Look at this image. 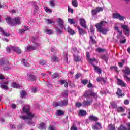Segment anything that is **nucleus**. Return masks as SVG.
Returning <instances> with one entry per match:
<instances>
[{"label":"nucleus","instance_id":"obj_1","mask_svg":"<svg viewBox=\"0 0 130 130\" xmlns=\"http://www.w3.org/2000/svg\"><path fill=\"white\" fill-rule=\"evenodd\" d=\"M31 40L32 43H34L35 46L28 45L25 47V51H31V50H35L38 46H40L41 45V43L39 40V38L38 36H35L32 37Z\"/></svg>","mask_w":130,"mask_h":130},{"label":"nucleus","instance_id":"obj_2","mask_svg":"<svg viewBox=\"0 0 130 130\" xmlns=\"http://www.w3.org/2000/svg\"><path fill=\"white\" fill-rule=\"evenodd\" d=\"M23 111L26 114L24 116H20V118L25 120L26 119H31L34 117V114L30 112V107L29 106H25L23 108Z\"/></svg>","mask_w":130,"mask_h":130},{"label":"nucleus","instance_id":"obj_3","mask_svg":"<svg viewBox=\"0 0 130 130\" xmlns=\"http://www.w3.org/2000/svg\"><path fill=\"white\" fill-rule=\"evenodd\" d=\"M57 24H58L57 26H55V30L57 34H61L63 29H66V26H64V21L61 18H58L56 19Z\"/></svg>","mask_w":130,"mask_h":130},{"label":"nucleus","instance_id":"obj_4","mask_svg":"<svg viewBox=\"0 0 130 130\" xmlns=\"http://www.w3.org/2000/svg\"><path fill=\"white\" fill-rule=\"evenodd\" d=\"M5 20L6 23H8L9 25H11V26H16L21 24V19H20V17H16L13 19H12V18L7 16L5 19Z\"/></svg>","mask_w":130,"mask_h":130},{"label":"nucleus","instance_id":"obj_5","mask_svg":"<svg viewBox=\"0 0 130 130\" xmlns=\"http://www.w3.org/2000/svg\"><path fill=\"white\" fill-rule=\"evenodd\" d=\"M114 30L117 31V33H118V34L117 35V38H119L120 43H125V42H126V40L125 39V37L122 35V31L119 30L118 26L116 25L115 26Z\"/></svg>","mask_w":130,"mask_h":130},{"label":"nucleus","instance_id":"obj_6","mask_svg":"<svg viewBox=\"0 0 130 130\" xmlns=\"http://www.w3.org/2000/svg\"><path fill=\"white\" fill-rule=\"evenodd\" d=\"M69 104V99H65L62 101L55 102L53 104L54 107H57V106H67Z\"/></svg>","mask_w":130,"mask_h":130},{"label":"nucleus","instance_id":"obj_7","mask_svg":"<svg viewBox=\"0 0 130 130\" xmlns=\"http://www.w3.org/2000/svg\"><path fill=\"white\" fill-rule=\"evenodd\" d=\"M6 49L8 52H10V51H11V50H13V51L16 52V53H18V54H20V53H21L22 52V51L21 50L20 48L18 47L9 46L6 48Z\"/></svg>","mask_w":130,"mask_h":130},{"label":"nucleus","instance_id":"obj_8","mask_svg":"<svg viewBox=\"0 0 130 130\" xmlns=\"http://www.w3.org/2000/svg\"><path fill=\"white\" fill-rule=\"evenodd\" d=\"M84 96L86 98H90V97L97 98V93H95L92 90H86L84 93Z\"/></svg>","mask_w":130,"mask_h":130},{"label":"nucleus","instance_id":"obj_9","mask_svg":"<svg viewBox=\"0 0 130 130\" xmlns=\"http://www.w3.org/2000/svg\"><path fill=\"white\" fill-rule=\"evenodd\" d=\"M121 28L123 29L124 35L126 36H129L130 33V28L128 27V26L121 24Z\"/></svg>","mask_w":130,"mask_h":130},{"label":"nucleus","instance_id":"obj_10","mask_svg":"<svg viewBox=\"0 0 130 130\" xmlns=\"http://www.w3.org/2000/svg\"><path fill=\"white\" fill-rule=\"evenodd\" d=\"M103 11V8L102 7H96L95 9L92 10L91 11V14L92 16H95L96 14L98 13H100V12H102Z\"/></svg>","mask_w":130,"mask_h":130},{"label":"nucleus","instance_id":"obj_11","mask_svg":"<svg viewBox=\"0 0 130 130\" xmlns=\"http://www.w3.org/2000/svg\"><path fill=\"white\" fill-rule=\"evenodd\" d=\"M112 18L113 19H118L120 21H123L124 20V17L120 15L119 13H113Z\"/></svg>","mask_w":130,"mask_h":130},{"label":"nucleus","instance_id":"obj_12","mask_svg":"<svg viewBox=\"0 0 130 130\" xmlns=\"http://www.w3.org/2000/svg\"><path fill=\"white\" fill-rule=\"evenodd\" d=\"M86 57L87 58V60L89 61L91 64H93V62H95V63H98V61H97V60H96V59L95 58L91 59L90 58V54L88 52H86Z\"/></svg>","mask_w":130,"mask_h":130},{"label":"nucleus","instance_id":"obj_13","mask_svg":"<svg viewBox=\"0 0 130 130\" xmlns=\"http://www.w3.org/2000/svg\"><path fill=\"white\" fill-rule=\"evenodd\" d=\"M9 84V81L8 80L6 81L3 83H0V87L2 89H4V90H8V84Z\"/></svg>","mask_w":130,"mask_h":130},{"label":"nucleus","instance_id":"obj_14","mask_svg":"<svg viewBox=\"0 0 130 130\" xmlns=\"http://www.w3.org/2000/svg\"><path fill=\"white\" fill-rule=\"evenodd\" d=\"M92 100H86L82 102V106L83 107H87V106H89L92 104Z\"/></svg>","mask_w":130,"mask_h":130},{"label":"nucleus","instance_id":"obj_15","mask_svg":"<svg viewBox=\"0 0 130 130\" xmlns=\"http://www.w3.org/2000/svg\"><path fill=\"white\" fill-rule=\"evenodd\" d=\"M106 23H107V22H106V21H102L100 23H97L95 25V27H96V29H98V30L100 31V30H101L102 29L103 24Z\"/></svg>","mask_w":130,"mask_h":130},{"label":"nucleus","instance_id":"obj_16","mask_svg":"<svg viewBox=\"0 0 130 130\" xmlns=\"http://www.w3.org/2000/svg\"><path fill=\"white\" fill-rule=\"evenodd\" d=\"M81 26L84 29H87V25L86 24V20L83 18H80L79 20Z\"/></svg>","mask_w":130,"mask_h":130},{"label":"nucleus","instance_id":"obj_17","mask_svg":"<svg viewBox=\"0 0 130 130\" xmlns=\"http://www.w3.org/2000/svg\"><path fill=\"white\" fill-rule=\"evenodd\" d=\"M122 72L125 75L124 76H128L130 75V68L128 67H124V69L122 70Z\"/></svg>","mask_w":130,"mask_h":130},{"label":"nucleus","instance_id":"obj_18","mask_svg":"<svg viewBox=\"0 0 130 130\" xmlns=\"http://www.w3.org/2000/svg\"><path fill=\"white\" fill-rule=\"evenodd\" d=\"M92 128L94 130H98L99 128H102V126L100 123L98 122L95 123V125H92Z\"/></svg>","mask_w":130,"mask_h":130},{"label":"nucleus","instance_id":"obj_19","mask_svg":"<svg viewBox=\"0 0 130 130\" xmlns=\"http://www.w3.org/2000/svg\"><path fill=\"white\" fill-rule=\"evenodd\" d=\"M117 83L118 85L121 86L122 87H126V84L123 82V81L117 78Z\"/></svg>","mask_w":130,"mask_h":130},{"label":"nucleus","instance_id":"obj_20","mask_svg":"<svg viewBox=\"0 0 130 130\" xmlns=\"http://www.w3.org/2000/svg\"><path fill=\"white\" fill-rule=\"evenodd\" d=\"M116 95H118V97H123L124 96V93H122V90L120 88H118L117 92H116Z\"/></svg>","mask_w":130,"mask_h":130},{"label":"nucleus","instance_id":"obj_21","mask_svg":"<svg viewBox=\"0 0 130 130\" xmlns=\"http://www.w3.org/2000/svg\"><path fill=\"white\" fill-rule=\"evenodd\" d=\"M10 62L3 58L0 59V66H5V64H10Z\"/></svg>","mask_w":130,"mask_h":130},{"label":"nucleus","instance_id":"obj_22","mask_svg":"<svg viewBox=\"0 0 130 130\" xmlns=\"http://www.w3.org/2000/svg\"><path fill=\"white\" fill-rule=\"evenodd\" d=\"M92 66H93L95 72H96V73H98V74H101L102 73V71H101V69L99 68V67H98V66H96V65L94 64V62H92V64H91Z\"/></svg>","mask_w":130,"mask_h":130},{"label":"nucleus","instance_id":"obj_23","mask_svg":"<svg viewBox=\"0 0 130 130\" xmlns=\"http://www.w3.org/2000/svg\"><path fill=\"white\" fill-rule=\"evenodd\" d=\"M52 62H58V57L55 55H53L51 57Z\"/></svg>","mask_w":130,"mask_h":130},{"label":"nucleus","instance_id":"obj_24","mask_svg":"<svg viewBox=\"0 0 130 130\" xmlns=\"http://www.w3.org/2000/svg\"><path fill=\"white\" fill-rule=\"evenodd\" d=\"M0 32L1 34H2V35L6 36V37H9V36H11V34L6 32V31L3 30V28H2L1 27H0Z\"/></svg>","mask_w":130,"mask_h":130},{"label":"nucleus","instance_id":"obj_25","mask_svg":"<svg viewBox=\"0 0 130 130\" xmlns=\"http://www.w3.org/2000/svg\"><path fill=\"white\" fill-rule=\"evenodd\" d=\"M74 59L75 61H76L77 62H79L82 60L81 57L78 55H74Z\"/></svg>","mask_w":130,"mask_h":130},{"label":"nucleus","instance_id":"obj_26","mask_svg":"<svg viewBox=\"0 0 130 130\" xmlns=\"http://www.w3.org/2000/svg\"><path fill=\"white\" fill-rule=\"evenodd\" d=\"M61 95L65 99H69V92L68 90L64 91L62 92Z\"/></svg>","mask_w":130,"mask_h":130},{"label":"nucleus","instance_id":"obj_27","mask_svg":"<svg viewBox=\"0 0 130 130\" xmlns=\"http://www.w3.org/2000/svg\"><path fill=\"white\" fill-rule=\"evenodd\" d=\"M90 43H91L92 44H96V40H95L94 35L90 36Z\"/></svg>","mask_w":130,"mask_h":130},{"label":"nucleus","instance_id":"obj_28","mask_svg":"<svg viewBox=\"0 0 130 130\" xmlns=\"http://www.w3.org/2000/svg\"><path fill=\"white\" fill-rule=\"evenodd\" d=\"M11 86L13 88H15L16 89H19V88H20V87H22V85H21L20 84H19L16 82H13Z\"/></svg>","mask_w":130,"mask_h":130},{"label":"nucleus","instance_id":"obj_29","mask_svg":"<svg viewBox=\"0 0 130 130\" xmlns=\"http://www.w3.org/2000/svg\"><path fill=\"white\" fill-rule=\"evenodd\" d=\"M21 61H22V64H23L24 67H27V68H29V67H30V64L28 63V62H27V60H26V59H22Z\"/></svg>","mask_w":130,"mask_h":130},{"label":"nucleus","instance_id":"obj_30","mask_svg":"<svg viewBox=\"0 0 130 130\" xmlns=\"http://www.w3.org/2000/svg\"><path fill=\"white\" fill-rule=\"evenodd\" d=\"M39 128L40 130H45L46 129V125L43 123H41L40 124V126L39 127Z\"/></svg>","mask_w":130,"mask_h":130},{"label":"nucleus","instance_id":"obj_31","mask_svg":"<svg viewBox=\"0 0 130 130\" xmlns=\"http://www.w3.org/2000/svg\"><path fill=\"white\" fill-rule=\"evenodd\" d=\"M12 69V67L11 66V63L9 64H5L3 67V70L4 71H9V70H11Z\"/></svg>","mask_w":130,"mask_h":130},{"label":"nucleus","instance_id":"obj_32","mask_svg":"<svg viewBox=\"0 0 130 130\" xmlns=\"http://www.w3.org/2000/svg\"><path fill=\"white\" fill-rule=\"evenodd\" d=\"M79 116H85L87 114V111L84 110H80L79 111Z\"/></svg>","mask_w":130,"mask_h":130},{"label":"nucleus","instance_id":"obj_33","mask_svg":"<svg viewBox=\"0 0 130 130\" xmlns=\"http://www.w3.org/2000/svg\"><path fill=\"white\" fill-rule=\"evenodd\" d=\"M77 29L79 31V33L80 35H83L86 33V31H85V30L83 29V28H81L80 27H78Z\"/></svg>","mask_w":130,"mask_h":130},{"label":"nucleus","instance_id":"obj_34","mask_svg":"<svg viewBox=\"0 0 130 130\" xmlns=\"http://www.w3.org/2000/svg\"><path fill=\"white\" fill-rule=\"evenodd\" d=\"M71 4L74 8H77L78 7V0H72Z\"/></svg>","mask_w":130,"mask_h":130},{"label":"nucleus","instance_id":"obj_35","mask_svg":"<svg viewBox=\"0 0 130 130\" xmlns=\"http://www.w3.org/2000/svg\"><path fill=\"white\" fill-rule=\"evenodd\" d=\"M28 77L29 79L31 80V81H35V80H36V76H34L32 74L28 75Z\"/></svg>","mask_w":130,"mask_h":130},{"label":"nucleus","instance_id":"obj_36","mask_svg":"<svg viewBox=\"0 0 130 130\" xmlns=\"http://www.w3.org/2000/svg\"><path fill=\"white\" fill-rule=\"evenodd\" d=\"M44 31L45 33H46V34H53V30L48 29V28H45Z\"/></svg>","mask_w":130,"mask_h":130},{"label":"nucleus","instance_id":"obj_37","mask_svg":"<svg viewBox=\"0 0 130 130\" xmlns=\"http://www.w3.org/2000/svg\"><path fill=\"white\" fill-rule=\"evenodd\" d=\"M90 120H91V121H98V118L97 117H95L94 116H90L89 117Z\"/></svg>","mask_w":130,"mask_h":130},{"label":"nucleus","instance_id":"obj_38","mask_svg":"<svg viewBox=\"0 0 130 130\" xmlns=\"http://www.w3.org/2000/svg\"><path fill=\"white\" fill-rule=\"evenodd\" d=\"M38 92V88L36 87H31V93L35 94Z\"/></svg>","mask_w":130,"mask_h":130},{"label":"nucleus","instance_id":"obj_39","mask_svg":"<svg viewBox=\"0 0 130 130\" xmlns=\"http://www.w3.org/2000/svg\"><path fill=\"white\" fill-rule=\"evenodd\" d=\"M99 32H101L103 34H107V32H108V29L106 28H102Z\"/></svg>","mask_w":130,"mask_h":130},{"label":"nucleus","instance_id":"obj_40","mask_svg":"<svg viewBox=\"0 0 130 130\" xmlns=\"http://www.w3.org/2000/svg\"><path fill=\"white\" fill-rule=\"evenodd\" d=\"M108 128L109 130H116L115 126H114V125L112 124H110V125H109Z\"/></svg>","mask_w":130,"mask_h":130},{"label":"nucleus","instance_id":"obj_41","mask_svg":"<svg viewBox=\"0 0 130 130\" xmlns=\"http://www.w3.org/2000/svg\"><path fill=\"white\" fill-rule=\"evenodd\" d=\"M64 113L63 112V111L61 110H57L56 114H57V115H58L59 116H60V115H63Z\"/></svg>","mask_w":130,"mask_h":130},{"label":"nucleus","instance_id":"obj_42","mask_svg":"<svg viewBox=\"0 0 130 130\" xmlns=\"http://www.w3.org/2000/svg\"><path fill=\"white\" fill-rule=\"evenodd\" d=\"M27 30H28V26H25L24 28L21 29L19 30V33H21V34L25 33V32H26Z\"/></svg>","mask_w":130,"mask_h":130},{"label":"nucleus","instance_id":"obj_43","mask_svg":"<svg viewBox=\"0 0 130 130\" xmlns=\"http://www.w3.org/2000/svg\"><path fill=\"white\" fill-rule=\"evenodd\" d=\"M68 32L71 35H74V34H75V31L70 27H68Z\"/></svg>","mask_w":130,"mask_h":130},{"label":"nucleus","instance_id":"obj_44","mask_svg":"<svg viewBox=\"0 0 130 130\" xmlns=\"http://www.w3.org/2000/svg\"><path fill=\"white\" fill-rule=\"evenodd\" d=\"M25 120H29L28 122V125H34L35 124V123L32 121V118L30 119H25Z\"/></svg>","mask_w":130,"mask_h":130},{"label":"nucleus","instance_id":"obj_45","mask_svg":"<svg viewBox=\"0 0 130 130\" xmlns=\"http://www.w3.org/2000/svg\"><path fill=\"white\" fill-rule=\"evenodd\" d=\"M26 95H27V92H26L25 91H22L21 92H20L21 98H24V97L26 96Z\"/></svg>","mask_w":130,"mask_h":130},{"label":"nucleus","instance_id":"obj_46","mask_svg":"<svg viewBox=\"0 0 130 130\" xmlns=\"http://www.w3.org/2000/svg\"><path fill=\"white\" fill-rule=\"evenodd\" d=\"M59 77V74L57 73H55L52 75V79H56V78H58Z\"/></svg>","mask_w":130,"mask_h":130},{"label":"nucleus","instance_id":"obj_47","mask_svg":"<svg viewBox=\"0 0 130 130\" xmlns=\"http://www.w3.org/2000/svg\"><path fill=\"white\" fill-rule=\"evenodd\" d=\"M34 14H36L38 12V6L36 5H34Z\"/></svg>","mask_w":130,"mask_h":130},{"label":"nucleus","instance_id":"obj_48","mask_svg":"<svg viewBox=\"0 0 130 130\" xmlns=\"http://www.w3.org/2000/svg\"><path fill=\"white\" fill-rule=\"evenodd\" d=\"M118 112H123L124 111V109L122 107H119L117 108Z\"/></svg>","mask_w":130,"mask_h":130},{"label":"nucleus","instance_id":"obj_49","mask_svg":"<svg viewBox=\"0 0 130 130\" xmlns=\"http://www.w3.org/2000/svg\"><path fill=\"white\" fill-rule=\"evenodd\" d=\"M96 81L98 82H103V83H105V80H104V78L102 77H101V78L98 77L96 79Z\"/></svg>","mask_w":130,"mask_h":130},{"label":"nucleus","instance_id":"obj_50","mask_svg":"<svg viewBox=\"0 0 130 130\" xmlns=\"http://www.w3.org/2000/svg\"><path fill=\"white\" fill-rule=\"evenodd\" d=\"M44 9L46 13H50V14H51V13L52 12V10H51V9H49L48 7H46L44 8Z\"/></svg>","mask_w":130,"mask_h":130},{"label":"nucleus","instance_id":"obj_51","mask_svg":"<svg viewBox=\"0 0 130 130\" xmlns=\"http://www.w3.org/2000/svg\"><path fill=\"white\" fill-rule=\"evenodd\" d=\"M73 51L74 52V55H76L77 54L80 53V51H79V50H77L76 48H73Z\"/></svg>","mask_w":130,"mask_h":130},{"label":"nucleus","instance_id":"obj_52","mask_svg":"<svg viewBox=\"0 0 130 130\" xmlns=\"http://www.w3.org/2000/svg\"><path fill=\"white\" fill-rule=\"evenodd\" d=\"M68 22L71 25H73L76 23V22H75V20L73 19H69L68 20Z\"/></svg>","mask_w":130,"mask_h":130},{"label":"nucleus","instance_id":"obj_53","mask_svg":"<svg viewBox=\"0 0 130 130\" xmlns=\"http://www.w3.org/2000/svg\"><path fill=\"white\" fill-rule=\"evenodd\" d=\"M111 105L113 108H116V107H117V104L114 102L111 103Z\"/></svg>","mask_w":130,"mask_h":130},{"label":"nucleus","instance_id":"obj_54","mask_svg":"<svg viewBox=\"0 0 130 130\" xmlns=\"http://www.w3.org/2000/svg\"><path fill=\"white\" fill-rule=\"evenodd\" d=\"M101 58L102 59H104V60L107 61V60L108 59V57H107V56L103 55L101 56Z\"/></svg>","mask_w":130,"mask_h":130},{"label":"nucleus","instance_id":"obj_55","mask_svg":"<svg viewBox=\"0 0 130 130\" xmlns=\"http://www.w3.org/2000/svg\"><path fill=\"white\" fill-rule=\"evenodd\" d=\"M75 105L76 106V107H81V106H83V104L82 103H80V102H76L75 103Z\"/></svg>","mask_w":130,"mask_h":130},{"label":"nucleus","instance_id":"obj_56","mask_svg":"<svg viewBox=\"0 0 130 130\" xmlns=\"http://www.w3.org/2000/svg\"><path fill=\"white\" fill-rule=\"evenodd\" d=\"M118 130H127V128H126V127H124V126L123 125H121L120 127H119Z\"/></svg>","mask_w":130,"mask_h":130},{"label":"nucleus","instance_id":"obj_57","mask_svg":"<svg viewBox=\"0 0 130 130\" xmlns=\"http://www.w3.org/2000/svg\"><path fill=\"white\" fill-rule=\"evenodd\" d=\"M40 64H41V66H44V64H46V61L41 60L39 61Z\"/></svg>","mask_w":130,"mask_h":130},{"label":"nucleus","instance_id":"obj_58","mask_svg":"<svg viewBox=\"0 0 130 130\" xmlns=\"http://www.w3.org/2000/svg\"><path fill=\"white\" fill-rule=\"evenodd\" d=\"M50 5L51 7H55V4L54 3V0L50 1Z\"/></svg>","mask_w":130,"mask_h":130},{"label":"nucleus","instance_id":"obj_59","mask_svg":"<svg viewBox=\"0 0 130 130\" xmlns=\"http://www.w3.org/2000/svg\"><path fill=\"white\" fill-rule=\"evenodd\" d=\"M110 70H114L115 72H118L117 67L112 66L110 68Z\"/></svg>","mask_w":130,"mask_h":130},{"label":"nucleus","instance_id":"obj_60","mask_svg":"<svg viewBox=\"0 0 130 130\" xmlns=\"http://www.w3.org/2000/svg\"><path fill=\"white\" fill-rule=\"evenodd\" d=\"M90 29V32L91 35H94V32H95V30L94 29V28L93 27V26H91Z\"/></svg>","mask_w":130,"mask_h":130},{"label":"nucleus","instance_id":"obj_61","mask_svg":"<svg viewBox=\"0 0 130 130\" xmlns=\"http://www.w3.org/2000/svg\"><path fill=\"white\" fill-rule=\"evenodd\" d=\"M45 22L48 24V25H49V24H52V23H53L52 21L49 19H46Z\"/></svg>","mask_w":130,"mask_h":130},{"label":"nucleus","instance_id":"obj_62","mask_svg":"<svg viewBox=\"0 0 130 130\" xmlns=\"http://www.w3.org/2000/svg\"><path fill=\"white\" fill-rule=\"evenodd\" d=\"M49 130H56V127L53 125H51L49 127Z\"/></svg>","mask_w":130,"mask_h":130},{"label":"nucleus","instance_id":"obj_63","mask_svg":"<svg viewBox=\"0 0 130 130\" xmlns=\"http://www.w3.org/2000/svg\"><path fill=\"white\" fill-rule=\"evenodd\" d=\"M80 77H82V74H81L80 73H77L76 74L75 78V79H79V78H80Z\"/></svg>","mask_w":130,"mask_h":130},{"label":"nucleus","instance_id":"obj_64","mask_svg":"<svg viewBox=\"0 0 130 130\" xmlns=\"http://www.w3.org/2000/svg\"><path fill=\"white\" fill-rule=\"evenodd\" d=\"M88 80H83L81 81L82 84H83V85H87L88 84Z\"/></svg>","mask_w":130,"mask_h":130}]
</instances>
